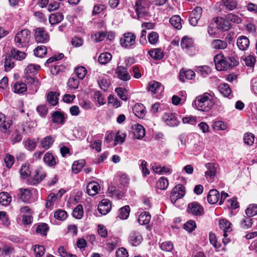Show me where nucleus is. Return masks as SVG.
<instances>
[{"instance_id":"a19ab883","label":"nucleus","mask_w":257,"mask_h":257,"mask_svg":"<svg viewBox=\"0 0 257 257\" xmlns=\"http://www.w3.org/2000/svg\"><path fill=\"white\" fill-rule=\"evenodd\" d=\"M85 164V162L83 160L75 161L72 166L73 172L75 174L79 173L84 166Z\"/></svg>"},{"instance_id":"0e129e2a","label":"nucleus","mask_w":257,"mask_h":257,"mask_svg":"<svg viewBox=\"0 0 257 257\" xmlns=\"http://www.w3.org/2000/svg\"><path fill=\"white\" fill-rule=\"evenodd\" d=\"M115 91L117 93V95L123 100H127L126 90L123 88L118 87L115 89Z\"/></svg>"},{"instance_id":"2eb2a0df","label":"nucleus","mask_w":257,"mask_h":257,"mask_svg":"<svg viewBox=\"0 0 257 257\" xmlns=\"http://www.w3.org/2000/svg\"><path fill=\"white\" fill-rule=\"evenodd\" d=\"M45 177L46 174L44 172L40 170H36L33 177L29 179L28 181L29 184L35 185L40 183Z\"/></svg>"},{"instance_id":"6ab92c4d","label":"nucleus","mask_w":257,"mask_h":257,"mask_svg":"<svg viewBox=\"0 0 257 257\" xmlns=\"http://www.w3.org/2000/svg\"><path fill=\"white\" fill-rule=\"evenodd\" d=\"M148 88L149 91H151L153 94H155L163 90L164 86L159 82L152 81L149 83Z\"/></svg>"},{"instance_id":"a18cd8bd","label":"nucleus","mask_w":257,"mask_h":257,"mask_svg":"<svg viewBox=\"0 0 257 257\" xmlns=\"http://www.w3.org/2000/svg\"><path fill=\"white\" fill-rule=\"evenodd\" d=\"M87 73V70L83 66H79L75 68L74 71L75 76L79 79H83Z\"/></svg>"},{"instance_id":"c85d7f7f","label":"nucleus","mask_w":257,"mask_h":257,"mask_svg":"<svg viewBox=\"0 0 257 257\" xmlns=\"http://www.w3.org/2000/svg\"><path fill=\"white\" fill-rule=\"evenodd\" d=\"M63 15L61 13L52 14L49 16V22L52 25H56L63 20Z\"/></svg>"},{"instance_id":"c9c22d12","label":"nucleus","mask_w":257,"mask_h":257,"mask_svg":"<svg viewBox=\"0 0 257 257\" xmlns=\"http://www.w3.org/2000/svg\"><path fill=\"white\" fill-rule=\"evenodd\" d=\"M12 201V197L10 194L6 192L0 193V203L3 205L7 206Z\"/></svg>"},{"instance_id":"20e7f679","label":"nucleus","mask_w":257,"mask_h":257,"mask_svg":"<svg viewBox=\"0 0 257 257\" xmlns=\"http://www.w3.org/2000/svg\"><path fill=\"white\" fill-rule=\"evenodd\" d=\"M185 188L181 184L176 186L172 190L170 199L172 203L174 204L178 199L182 198L185 195Z\"/></svg>"},{"instance_id":"c756f323","label":"nucleus","mask_w":257,"mask_h":257,"mask_svg":"<svg viewBox=\"0 0 257 257\" xmlns=\"http://www.w3.org/2000/svg\"><path fill=\"white\" fill-rule=\"evenodd\" d=\"M150 56L155 60H161L164 57V54L161 49H153L148 52Z\"/></svg>"},{"instance_id":"7c9ffc66","label":"nucleus","mask_w":257,"mask_h":257,"mask_svg":"<svg viewBox=\"0 0 257 257\" xmlns=\"http://www.w3.org/2000/svg\"><path fill=\"white\" fill-rule=\"evenodd\" d=\"M59 94L56 92H50L47 95V100L52 106L56 105L58 102Z\"/></svg>"},{"instance_id":"8fccbe9b","label":"nucleus","mask_w":257,"mask_h":257,"mask_svg":"<svg viewBox=\"0 0 257 257\" xmlns=\"http://www.w3.org/2000/svg\"><path fill=\"white\" fill-rule=\"evenodd\" d=\"M79 84L78 78H75V76H72L68 81V86L70 89H75L78 88Z\"/></svg>"},{"instance_id":"603ef678","label":"nucleus","mask_w":257,"mask_h":257,"mask_svg":"<svg viewBox=\"0 0 257 257\" xmlns=\"http://www.w3.org/2000/svg\"><path fill=\"white\" fill-rule=\"evenodd\" d=\"M219 90L224 96L228 97L231 93V89L227 84L223 83L219 86Z\"/></svg>"},{"instance_id":"cd10ccee","label":"nucleus","mask_w":257,"mask_h":257,"mask_svg":"<svg viewBox=\"0 0 257 257\" xmlns=\"http://www.w3.org/2000/svg\"><path fill=\"white\" fill-rule=\"evenodd\" d=\"M54 142V138L51 136H48L41 140L40 145L42 148L45 150H48L52 147Z\"/></svg>"},{"instance_id":"bf43d9fd","label":"nucleus","mask_w":257,"mask_h":257,"mask_svg":"<svg viewBox=\"0 0 257 257\" xmlns=\"http://www.w3.org/2000/svg\"><path fill=\"white\" fill-rule=\"evenodd\" d=\"M67 216V212L63 210H58L54 213V217L58 220H63Z\"/></svg>"},{"instance_id":"72a5a7b5","label":"nucleus","mask_w":257,"mask_h":257,"mask_svg":"<svg viewBox=\"0 0 257 257\" xmlns=\"http://www.w3.org/2000/svg\"><path fill=\"white\" fill-rule=\"evenodd\" d=\"M25 148L30 151H33L36 148L37 143L34 139H28L23 141Z\"/></svg>"},{"instance_id":"423d86ee","label":"nucleus","mask_w":257,"mask_h":257,"mask_svg":"<svg viewBox=\"0 0 257 257\" xmlns=\"http://www.w3.org/2000/svg\"><path fill=\"white\" fill-rule=\"evenodd\" d=\"M187 212L195 216H201L204 213V209L198 202H193L188 204Z\"/></svg>"},{"instance_id":"f704fd0d","label":"nucleus","mask_w":257,"mask_h":257,"mask_svg":"<svg viewBox=\"0 0 257 257\" xmlns=\"http://www.w3.org/2000/svg\"><path fill=\"white\" fill-rule=\"evenodd\" d=\"M152 169L154 172L159 174H162L164 173H169L171 172V170L169 168L164 166L161 167L160 165L156 163L152 166Z\"/></svg>"},{"instance_id":"1a4fd4ad","label":"nucleus","mask_w":257,"mask_h":257,"mask_svg":"<svg viewBox=\"0 0 257 257\" xmlns=\"http://www.w3.org/2000/svg\"><path fill=\"white\" fill-rule=\"evenodd\" d=\"M150 7V3L148 0H136L135 9L138 15L146 13Z\"/></svg>"},{"instance_id":"6e6d98bb","label":"nucleus","mask_w":257,"mask_h":257,"mask_svg":"<svg viewBox=\"0 0 257 257\" xmlns=\"http://www.w3.org/2000/svg\"><path fill=\"white\" fill-rule=\"evenodd\" d=\"M254 141V136L253 134L246 133L243 136V142L245 144L248 146H251Z\"/></svg>"},{"instance_id":"39448f33","label":"nucleus","mask_w":257,"mask_h":257,"mask_svg":"<svg viewBox=\"0 0 257 257\" xmlns=\"http://www.w3.org/2000/svg\"><path fill=\"white\" fill-rule=\"evenodd\" d=\"M215 67L218 71L225 70L228 69L226 58L221 53L217 54L214 58Z\"/></svg>"},{"instance_id":"4d7b16f0","label":"nucleus","mask_w":257,"mask_h":257,"mask_svg":"<svg viewBox=\"0 0 257 257\" xmlns=\"http://www.w3.org/2000/svg\"><path fill=\"white\" fill-rule=\"evenodd\" d=\"M11 54L13 58L18 60H21L26 57V54L15 49L11 51Z\"/></svg>"},{"instance_id":"2f4dec72","label":"nucleus","mask_w":257,"mask_h":257,"mask_svg":"<svg viewBox=\"0 0 257 257\" xmlns=\"http://www.w3.org/2000/svg\"><path fill=\"white\" fill-rule=\"evenodd\" d=\"M11 125L10 121H6L5 115L0 113V129L3 132H6Z\"/></svg>"},{"instance_id":"37998d69","label":"nucleus","mask_w":257,"mask_h":257,"mask_svg":"<svg viewBox=\"0 0 257 257\" xmlns=\"http://www.w3.org/2000/svg\"><path fill=\"white\" fill-rule=\"evenodd\" d=\"M225 18L229 23L239 24L241 22V19L238 16L232 13H229L225 16Z\"/></svg>"},{"instance_id":"864d4df0","label":"nucleus","mask_w":257,"mask_h":257,"mask_svg":"<svg viewBox=\"0 0 257 257\" xmlns=\"http://www.w3.org/2000/svg\"><path fill=\"white\" fill-rule=\"evenodd\" d=\"M49 230L48 225L45 223L39 224L36 229V232L44 236H46L47 232Z\"/></svg>"},{"instance_id":"f257e3e1","label":"nucleus","mask_w":257,"mask_h":257,"mask_svg":"<svg viewBox=\"0 0 257 257\" xmlns=\"http://www.w3.org/2000/svg\"><path fill=\"white\" fill-rule=\"evenodd\" d=\"M197 108L202 111H208L214 103L213 96L208 93L197 96L195 100Z\"/></svg>"},{"instance_id":"9d476101","label":"nucleus","mask_w":257,"mask_h":257,"mask_svg":"<svg viewBox=\"0 0 257 257\" xmlns=\"http://www.w3.org/2000/svg\"><path fill=\"white\" fill-rule=\"evenodd\" d=\"M35 38L36 41L39 43H46L49 40L48 33L43 28L36 29Z\"/></svg>"},{"instance_id":"f8f14e48","label":"nucleus","mask_w":257,"mask_h":257,"mask_svg":"<svg viewBox=\"0 0 257 257\" xmlns=\"http://www.w3.org/2000/svg\"><path fill=\"white\" fill-rule=\"evenodd\" d=\"M202 10L201 7L195 8L192 12L189 17V22L191 25L195 26L200 19Z\"/></svg>"},{"instance_id":"dca6fc26","label":"nucleus","mask_w":257,"mask_h":257,"mask_svg":"<svg viewBox=\"0 0 257 257\" xmlns=\"http://www.w3.org/2000/svg\"><path fill=\"white\" fill-rule=\"evenodd\" d=\"M236 44L239 50L245 51L249 47V41L246 37L241 36L237 38Z\"/></svg>"},{"instance_id":"0eeeda50","label":"nucleus","mask_w":257,"mask_h":257,"mask_svg":"<svg viewBox=\"0 0 257 257\" xmlns=\"http://www.w3.org/2000/svg\"><path fill=\"white\" fill-rule=\"evenodd\" d=\"M36 190L34 189L21 188L19 190L18 196L22 201L29 202L32 199L33 193Z\"/></svg>"},{"instance_id":"052dcab7","label":"nucleus","mask_w":257,"mask_h":257,"mask_svg":"<svg viewBox=\"0 0 257 257\" xmlns=\"http://www.w3.org/2000/svg\"><path fill=\"white\" fill-rule=\"evenodd\" d=\"M58 199L57 195L54 193H51L47 198L46 207H50Z\"/></svg>"},{"instance_id":"680f3d73","label":"nucleus","mask_w":257,"mask_h":257,"mask_svg":"<svg viewBox=\"0 0 257 257\" xmlns=\"http://www.w3.org/2000/svg\"><path fill=\"white\" fill-rule=\"evenodd\" d=\"M162 250L166 251H170L173 248V244L171 241H165L160 244Z\"/></svg>"},{"instance_id":"09e8293b","label":"nucleus","mask_w":257,"mask_h":257,"mask_svg":"<svg viewBox=\"0 0 257 257\" xmlns=\"http://www.w3.org/2000/svg\"><path fill=\"white\" fill-rule=\"evenodd\" d=\"M14 92L17 93H22L27 90V85L25 83L16 82L14 86Z\"/></svg>"},{"instance_id":"de8ad7c7","label":"nucleus","mask_w":257,"mask_h":257,"mask_svg":"<svg viewBox=\"0 0 257 257\" xmlns=\"http://www.w3.org/2000/svg\"><path fill=\"white\" fill-rule=\"evenodd\" d=\"M245 214L247 216L252 217L257 214V204H250L245 210Z\"/></svg>"},{"instance_id":"9b49d317","label":"nucleus","mask_w":257,"mask_h":257,"mask_svg":"<svg viewBox=\"0 0 257 257\" xmlns=\"http://www.w3.org/2000/svg\"><path fill=\"white\" fill-rule=\"evenodd\" d=\"M53 123L59 125H63L66 121V116L62 111H55L51 113Z\"/></svg>"},{"instance_id":"338daca9","label":"nucleus","mask_w":257,"mask_h":257,"mask_svg":"<svg viewBox=\"0 0 257 257\" xmlns=\"http://www.w3.org/2000/svg\"><path fill=\"white\" fill-rule=\"evenodd\" d=\"M36 110L41 117H45L48 112V108L44 104L39 105Z\"/></svg>"},{"instance_id":"aec40b11","label":"nucleus","mask_w":257,"mask_h":257,"mask_svg":"<svg viewBox=\"0 0 257 257\" xmlns=\"http://www.w3.org/2000/svg\"><path fill=\"white\" fill-rule=\"evenodd\" d=\"M135 114L138 117L143 118L146 113L145 106L142 103H137L133 108Z\"/></svg>"},{"instance_id":"4be33fe9","label":"nucleus","mask_w":257,"mask_h":257,"mask_svg":"<svg viewBox=\"0 0 257 257\" xmlns=\"http://www.w3.org/2000/svg\"><path fill=\"white\" fill-rule=\"evenodd\" d=\"M220 195L219 192L216 189H211L207 195V200L211 204L216 203L219 200Z\"/></svg>"},{"instance_id":"bb28decb","label":"nucleus","mask_w":257,"mask_h":257,"mask_svg":"<svg viewBox=\"0 0 257 257\" xmlns=\"http://www.w3.org/2000/svg\"><path fill=\"white\" fill-rule=\"evenodd\" d=\"M205 167L207 171L205 172V176L207 179L209 178L211 181L216 175V169L215 165L213 163H207Z\"/></svg>"},{"instance_id":"e433bc0d","label":"nucleus","mask_w":257,"mask_h":257,"mask_svg":"<svg viewBox=\"0 0 257 257\" xmlns=\"http://www.w3.org/2000/svg\"><path fill=\"white\" fill-rule=\"evenodd\" d=\"M151 220V215L148 212L141 213L138 218V222L141 225L148 224Z\"/></svg>"},{"instance_id":"412c9836","label":"nucleus","mask_w":257,"mask_h":257,"mask_svg":"<svg viewBox=\"0 0 257 257\" xmlns=\"http://www.w3.org/2000/svg\"><path fill=\"white\" fill-rule=\"evenodd\" d=\"M134 137L137 139H142L145 135L144 127L140 124H136L133 126Z\"/></svg>"},{"instance_id":"b1692460","label":"nucleus","mask_w":257,"mask_h":257,"mask_svg":"<svg viewBox=\"0 0 257 257\" xmlns=\"http://www.w3.org/2000/svg\"><path fill=\"white\" fill-rule=\"evenodd\" d=\"M142 240V236L138 231L133 232L130 236V242L134 246L138 245Z\"/></svg>"},{"instance_id":"473e14b6","label":"nucleus","mask_w":257,"mask_h":257,"mask_svg":"<svg viewBox=\"0 0 257 257\" xmlns=\"http://www.w3.org/2000/svg\"><path fill=\"white\" fill-rule=\"evenodd\" d=\"M211 46L215 49H224L227 46L226 41L221 40H214L211 43Z\"/></svg>"},{"instance_id":"58836bf2","label":"nucleus","mask_w":257,"mask_h":257,"mask_svg":"<svg viewBox=\"0 0 257 257\" xmlns=\"http://www.w3.org/2000/svg\"><path fill=\"white\" fill-rule=\"evenodd\" d=\"M241 227L244 229L249 228L252 224V219L249 216H244L240 222Z\"/></svg>"},{"instance_id":"5701e85b","label":"nucleus","mask_w":257,"mask_h":257,"mask_svg":"<svg viewBox=\"0 0 257 257\" xmlns=\"http://www.w3.org/2000/svg\"><path fill=\"white\" fill-rule=\"evenodd\" d=\"M100 189L99 185L96 182H89L86 188V191L88 195L94 196L96 195Z\"/></svg>"},{"instance_id":"4468645a","label":"nucleus","mask_w":257,"mask_h":257,"mask_svg":"<svg viewBox=\"0 0 257 257\" xmlns=\"http://www.w3.org/2000/svg\"><path fill=\"white\" fill-rule=\"evenodd\" d=\"M218 29L223 31H228L231 28V24L224 18H217L215 21Z\"/></svg>"},{"instance_id":"774afa93","label":"nucleus","mask_w":257,"mask_h":257,"mask_svg":"<svg viewBox=\"0 0 257 257\" xmlns=\"http://www.w3.org/2000/svg\"><path fill=\"white\" fill-rule=\"evenodd\" d=\"M34 251L36 257H41L44 253L45 248L42 245H36L34 246Z\"/></svg>"},{"instance_id":"69168bd1","label":"nucleus","mask_w":257,"mask_h":257,"mask_svg":"<svg viewBox=\"0 0 257 257\" xmlns=\"http://www.w3.org/2000/svg\"><path fill=\"white\" fill-rule=\"evenodd\" d=\"M0 220L2 223L5 226H8L10 224V221L6 212L0 211Z\"/></svg>"},{"instance_id":"6e6552de","label":"nucleus","mask_w":257,"mask_h":257,"mask_svg":"<svg viewBox=\"0 0 257 257\" xmlns=\"http://www.w3.org/2000/svg\"><path fill=\"white\" fill-rule=\"evenodd\" d=\"M181 46L183 49L190 55H192L195 52L194 42L191 38L184 37L181 40Z\"/></svg>"},{"instance_id":"5fc2aeb1","label":"nucleus","mask_w":257,"mask_h":257,"mask_svg":"<svg viewBox=\"0 0 257 257\" xmlns=\"http://www.w3.org/2000/svg\"><path fill=\"white\" fill-rule=\"evenodd\" d=\"M169 185V182L165 177H161L157 183V187L160 190L166 189Z\"/></svg>"},{"instance_id":"393cba45","label":"nucleus","mask_w":257,"mask_h":257,"mask_svg":"<svg viewBox=\"0 0 257 257\" xmlns=\"http://www.w3.org/2000/svg\"><path fill=\"white\" fill-rule=\"evenodd\" d=\"M195 75V72L192 70H187L185 71L182 69L180 71V80L182 82H184L186 79L191 80L194 78Z\"/></svg>"},{"instance_id":"7ed1b4c3","label":"nucleus","mask_w":257,"mask_h":257,"mask_svg":"<svg viewBox=\"0 0 257 257\" xmlns=\"http://www.w3.org/2000/svg\"><path fill=\"white\" fill-rule=\"evenodd\" d=\"M136 36L133 33L128 32L124 33L123 37L120 39V43L122 47L128 48L135 45Z\"/></svg>"},{"instance_id":"e2e57ef3","label":"nucleus","mask_w":257,"mask_h":257,"mask_svg":"<svg viewBox=\"0 0 257 257\" xmlns=\"http://www.w3.org/2000/svg\"><path fill=\"white\" fill-rule=\"evenodd\" d=\"M196 227V223L193 220H189L184 225V228L188 232H191Z\"/></svg>"},{"instance_id":"ea45409f","label":"nucleus","mask_w":257,"mask_h":257,"mask_svg":"<svg viewBox=\"0 0 257 257\" xmlns=\"http://www.w3.org/2000/svg\"><path fill=\"white\" fill-rule=\"evenodd\" d=\"M130 213V206L128 205H125L119 209L118 217L121 219H126L128 218Z\"/></svg>"},{"instance_id":"79ce46f5","label":"nucleus","mask_w":257,"mask_h":257,"mask_svg":"<svg viewBox=\"0 0 257 257\" xmlns=\"http://www.w3.org/2000/svg\"><path fill=\"white\" fill-rule=\"evenodd\" d=\"M222 3L226 9L229 11H232L237 7V3L235 0H223Z\"/></svg>"},{"instance_id":"c03bdc74","label":"nucleus","mask_w":257,"mask_h":257,"mask_svg":"<svg viewBox=\"0 0 257 257\" xmlns=\"http://www.w3.org/2000/svg\"><path fill=\"white\" fill-rule=\"evenodd\" d=\"M112 58L110 53L105 52L101 53L98 57V61L101 64H105L109 62Z\"/></svg>"},{"instance_id":"ddd939ff","label":"nucleus","mask_w":257,"mask_h":257,"mask_svg":"<svg viewBox=\"0 0 257 257\" xmlns=\"http://www.w3.org/2000/svg\"><path fill=\"white\" fill-rule=\"evenodd\" d=\"M115 72L117 78L122 81H126L131 79V75L127 69L123 66H117Z\"/></svg>"},{"instance_id":"3c124183","label":"nucleus","mask_w":257,"mask_h":257,"mask_svg":"<svg viewBox=\"0 0 257 257\" xmlns=\"http://www.w3.org/2000/svg\"><path fill=\"white\" fill-rule=\"evenodd\" d=\"M47 49L44 46H39L34 50V54L36 56L42 57L47 54Z\"/></svg>"},{"instance_id":"4c0bfd02","label":"nucleus","mask_w":257,"mask_h":257,"mask_svg":"<svg viewBox=\"0 0 257 257\" xmlns=\"http://www.w3.org/2000/svg\"><path fill=\"white\" fill-rule=\"evenodd\" d=\"M170 23L175 28L178 30L182 28L181 19L179 16H172L170 19Z\"/></svg>"},{"instance_id":"f3484780","label":"nucleus","mask_w":257,"mask_h":257,"mask_svg":"<svg viewBox=\"0 0 257 257\" xmlns=\"http://www.w3.org/2000/svg\"><path fill=\"white\" fill-rule=\"evenodd\" d=\"M164 120L167 125L170 126H177L179 121L175 117V115L171 113H165L163 117Z\"/></svg>"},{"instance_id":"49530a36","label":"nucleus","mask_w":257,"mask_h":257,"mask_svg":"<svg viewBox=\"0 0 257 257\" xmlns=\"http://www.w3.org/2000/svg\"><path fill=\"white\" fill-rule=\"evenodd\" d=\"M20 173L23 178L25 179L29 177L31 174V171L30 168V165L24 164L20 170Z\"/></svg>"},{"instance_id":"a211bd4d","label":"nucleus","mask_w":257,"mask_h":257,"mask_svg":"<svg viewBox=\"0 0 257 257\" xmlns=\"http://www.w3.org/2000/svg\"><path fill=\"white\" fill-rule=\"evenodd\" d=\"M219 225L221 229L223 231V236L225 237L227 236V232L232 230L231 223L225 219H221L219 221Z\"/></svg>"},{"instance_id":"f03ea898","label":"nucleus","mask_w":257,"mask_h":257,"mask_svg":"<svg viewBox=\"0 0 257 257\" xmlns=\"http://www.w3.org/2000/svg\"><path fill=\"white\" fill-rule=\"evenodd\" d=\"M31 32L28 29L22 30L17 33L15 37V43L19 48L26 47L30 42Z\"/></svg>"},{"instance_id":"a878e982","label":"nucleus","mask_w":257,"mask_h":257,"mask_svg":"<svg viewBox=\"0 0 257 257\" xmlns=\"http://www.w3.org/2000/svg\"><path fill=\"white\" fill-rule=\"evenodd\" d=\"M43 161L46 164L51 167H54L57 164L55 157L50 152H47L43 157Z\"/></svg>"},{"instance_id":"13d9d810","label":"nucleus","mask_w":257,"mask_h":257,"mask_svg":"<svg viewBox=\"0 0 257 257\" xmlns=\"http://www.w3.org/2000/svg\"><path fill=\"white\" fill-rule=\"evenodd\" d=\"M73 217L77 219H80L83 215V210L81 205H78L73 210L72 213Z\"/></svg>"}]
</instances>
